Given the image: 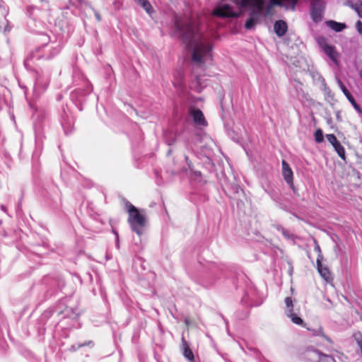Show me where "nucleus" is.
I'll list each match as a JSON object with an SVG mask.
<instances>
[{"mask_svg":"<svg viewBox=\"0 0 362 362\" xmlns=\"http://www.w3.org/2000/svg\"><path fill=\"white\" fill-rule=\"evenodd\" d=\"M174 25L176 32L180 34L182 42L187 49H192V59L193 62L204 64V57H211V45L206 43L201 37L195 38L197 30L193 22L180 23L177 19H175Z\"/></svg>","mask_w":362,"mask_h":362,"instance_id":"1","label":"nucleus"},{"mask_svg":"<svg viewBox=\"0 0 362 362\" xmlns=\"http://www.w3.org/2000/svg\"><path fill=\"white\" fill-rule=\"evenodd\" d=\"M124 204L129 215L127 222L132 230L141 236L147 222L145 210L136 208L127 200H125Z\"/></svg>","mask_w":362,"mask_h":362,"instance_id":"2","label":"nucleus"},{"mask_svg":"<svg viewBox=\"0 0 362 362\" xmlns=\"http://www.w3.org/2000/svg\"><path fill=\"white\" fill-rule=\"evenodd\" d=\"M42 37L44 42L42 46L37 47L35 51H33L24 62V65L27 69L30 68V64L31 62L35 59L39 60L40 59H50L58 54L61 51L60 45H56L55 46H50L49 53H42V49L48 47L47 44L49 40V37L46 35H42Z\"/></svg>","mask_w":362,"mask_h":362,"instance_id":"3","label":"nucleus"},{"mask_svg":"<svg viewBox=\"0 0 362 362\" xmlns=\"http://www.w3.org/2000/svg\"><path fill=\"white\" fill-rule=\"evenodd\" d=\"M65 286L64 279L58 274L44 276L40 281V291L44 293L45 298L61 291Z\"/></svg>","mask_w":362,"mask_h":362,"instance_id":"4","label":"nucleus"},{"mask_svg":"<svg viewBox=\"0 0 362 362\" xmlns=\"http://www.w3.org/2000/svg\"><path fill=\"white\" fill-rule=\"evenodd\" d=\"M264 3L265 0H255L244 8L250 10L249 17L245 23L246 29L251 30L255 28L259 18L262 16Z\"/></svg>","mask_w":362,"mask_h":362,"instance_id":"5","label":"nucleus"},{"mask_svg":"<svg viewBox=\"0 0 362 362\" xmlns=\"http://www.w3.org/2000/svg\"><path fill=\"white\" fill-rule=\"evenodd\" d=\"M92 85L88 81H85L83 87L74 90L71 93V99L78 107L79 110H82V103L86 100V98L92 92Z\"/></svg>","mask_w":362,"mask_h":362,"instance_id":"6","label":"nucleus"},{"mask_svg":"<svg viewBox=\"0 0 362 362\" xmlns=\"http://www.w3.org/2000/svg\"><path fill=\"white\" fill-rule=\"evenodd\" d=\"M325 9L324 0H311L310 4V14L315 23H319L322 20L323 13Z\"/></svg>","mask_w":362,"mask_h":362,"instance_id":"7","label":"nucleus"},{"mask_svg":"<svg viewBox=\"0 0 362 362\" xmlns=\"http://www.w3.org/2000/svg\"><path fill=\"white\" fill-rule=\"evenodd\" d=\"M50 81V74L42 71H35V82L34 84L35 91L45 90Z\"/></svg>","mask_w":362,"mask_h":362,"instance_id":"8","label":"nucleus"},{"mask_svg":"<svg viewBox=\"0 0 362 362\" xmlns=\"http://www.w3.org/2000/svg\"><path fill=\"white\" fill-rule=\"evenodd\" d=\"M44 190L45 191L44 195L50 199L56 207H59L61 205L62 199L61 192L58 187L55 184L51 183L47 187H45Z\"/></svg>","mask_w":362,"mask_h":362,"instance_id":"9","label":"nucleus"},{"mask_svg":"<svg viewBox=\"0 0 362 362\" xmlns=\"http://www.w3.org/2000/svg\"><path fill=\"white\" fill-rule=\"evenodd\" d=\"M188 113L192 117L194 124L196 126L206 127L207 122L204 117L202 111L198 108L191 107L188 110Z\"/></svg>","mask_w":362,"mask_h":362,"instance_id":"10","label":"nucleus"},{"mask_svg":"<svg viewBox=\"0 0 362 362\" xmlns=\"http://www.w3.org/2000/svg\"><path fill=\"white\" fill-rule=\"evenodd\" d=\"M282 175L286 184L296 194V189L293 185V173L289 164L285 160H282Z\"/></svg>","mask_w":362,"mask_h":362,"instance_id":"11","label":"nucleus"},{"mask_svg":"<svg viewBox=\"0 0 362 362\" xmlns=\"http://www.w3.org/2000/svg\"><path fill=\"white\" fill-rule=\"evenodd\" d=\"M60 122L65 134L68 135L72 132L74 128L73 118L64 110H63L61 115Z\"/></svg>","mask_w":362,"mask_h":362,"instance_id":"12","label":"nucleus"},{"mask_svg":"<svg viewBox=\"0 0 362 362\" xmlns=\"http://www.w3.org/2000/svg\"><path fill=\"white\" fill-rule=\"evenodd\" d=\"M326 138L327 141L332 145L335 151L337 153L338 156L345 160L346 159V153L345 149L344 146L341 144V143L337 140L336 136L333 134H329L326 135Z\"/></svg>","mask_w":362,"mask_h":362,"instance_id":"13","label":"nucleus"},{"mask_svg":"<svg viewBox=\"0 0 362 362\" xmlns=\"http://www.w3.org/2000/svg\"><path fill=\"white\" fill-rule=\"evenodd\" d=\"M339 86L342 90L344 95L346 97L347 100L349 101V103L351 104V105L354 107V108L356 110V111L361 114L362 113V108L361 106L356 103V100L354 99V96L351 95V93L349 92V90L347 89V88L345 86V85L340 81H338Z\"/></svg>","mask_w":362,"mask_h":362,"instance_id":"14","label":"nucleus"},{"mask_svg":"<svg viewBox=\"0 0 362 362\" xmlns=\"http://www.w3.org/2000/svg\"><path fill=\"white\" fill-rule=\"evenodd\" d=\"M54 310L52 308H49L43 312L41 316L39 318V322L42 325V327L38 328V334L40 335H44L45 333V327L44 325L46 324L47 321L52 316Z\"/></svg>","mask_w":362,"mask_h":362,"instance_id":"15","label":"nucleus"},{"mask_svg":"<svg viewBox=\"0 0 362 362\" xmlns=\"http://www.w3.org/2000/svg\"><path fill=\"white\" fill-rule=\"evenodd\" d=\"M274 30L276 35L281 37L284 36L288 30V25L286 21L283 20H278L274 24Z\"/></svg>","mask_w":362,"mask_h":362,"instance_id":"16","label":"nucleus"},{"mask_svg":"<svg viewBox=\"0 0 362 362\" xmlns=\"http://www.w3.org/2000/svg\"><path fill=\"white\" fill-rule=\"evenodd\" d=\"M291 86L295 92V96L298 99H303L307 98V94L305 93L303 89V83L298 80H293L291 81Z\"/></svg>","mask_w":362,"mask_h":362,"instance_id":"17","label":"nucleus"},{"mask_svg":"<svg viewBox=\"0 0 362 362\" xmlns=\"http://www.w3.org/2000/svg\"><path fill=\"white\" fill-rule=\"evenodd\" d=\"M325 53L329 57V59L335 64H338L337 56L338 54L334 46L325 44L323 47Z\"/></svg>","mask_w":362,"mask_h":362,"instance_id":"18","label":"nucleus"},{"mask_svg":"<svg viewBox=\"0 0 362 362\" xmlns=\"http://www.w3.org/2000/svg\"><path fill=\"white\" fill-rule=\"evenodd\" d=\"M182 352L185 358H187L188 361H193V358H194V355L189 348V346L187 343V341L185 340V339L182 337Z\"/></svg>","mask_w":362,"mask_h":362,"instance_id":"19","label":"nucleus"},{"mask_svg":"<svg viewBox=\"0 0 362 362\" xmlns=\"http://www.w3.org/2000/svg\"><path fill=\"white\" fill-rule=\"evenodd\" d=\"M274 6H283V1L281 0H269L268 4H266L265 2L264 4L262 16H266L270 14L271 11Z\"/></svg>","mask_w":362,"mask_h":362,"instance_id":"20","label":"nucleus"},{"mask_svg":"<svg viewBox=\"0 0 362 362\" xmlns=\"http://www.w3.org/2000/svg\"><path fill=\"white\" fill-rule=\"evenodd\" d=\"M326 24L328 27L337 33L341 32L346 28V23L337 22L333 20L327 21Z\"/></svg>","mask_w":362,"mask_h":362,"instance_id":"21","label":"nucleus"},{"mask_svg":"<svg viewBox=\"0 0 362 362\" xmlns=\"http://www.w3.org/2000/svg\"><path fill=\"white\" fill-rule=\"evenodd\" d=\"M316 264H317L316 265L317 270L319 272V274H320V276L322 277H323L324 279L328 278L329 276V274H330L329 270L327 268V267L322 266V260H319V259L317 260Z\"/></svg>","mask_w":362,"mask_h":362,"instance_id":"22","label":"nucleus"},{"mask_svg":"<svg viewBox=\"0 0 362 362\" xmlns=\"http://www.w3.org/2000/svg\"><path fill=\"white\" fill-rule=\"evenodd\" d=\"M163 137H164L165 142L168 146L173 145L175 143L176 139H177L175 134L172 132H169V131L164 132Z\"/></svg>","mask_w":362,"mask_h":362,"instance_id":"23","label":"nucleus"},{"mask_svg":"<svg viewBox=\"0 0 362 362\" xmlns=\"http://www.w3.org/2000/svg\"><path fill=\"white\" fill-rule=\"evenodd\" d=\"M145 11L147 13L151 14L153 12V8L148 1V0H135Z\"/></svg>","mask_w":362,"mask_h":362,"instance_id":"24","label":"nucleus"},{"mask_svg":"<svg viewBox=\"0 0 362 362\" xmlns=\"http://www.w3.org/2000/svg\"><path fill=\"white\" fill-rule=\"evenodd\" d=\"M145 11L147 13L151 14L153 12V8L148 1V0H135Z\"/></svg>","mask_w":362,"mask_h":362,"instance_id":"25","label":"nucleus"},{"mask_svg":"<svg viewBox=\"0 0 362 362\" xmlns=\"http://www.w3.org/2000/svg\"><path fill=\"white\" fill-rule=\"evenodd\" d=\"M93 344H93V341L89 340V341H85L84 343H77V344H73V345L71 346L69 350L71 351H76L78 349H79L80 348H82V347L86 346H88L93 347Z\"/></svg>","mask_w":362,"mask_h":362,"instance_id":"26","label":"nucleus"},{"mask_svg":"<svg viewBox=\"0 0 362 362\" xmlns=\"http://www.w3.org/2000/svg\"><path fill=\"white\" fill-rule=\"evenodd\" d=\"M348 4L357 13L358 16L362 18V0L358 1L355 4L349 2Z\"/></svg>","mask_w":362,"mask_h":362,"instance_id":"27","label":"nucleus"},{"mask_svg":"<svg viewBox=\"0 0 362 362\" xmlns=\"http://www.w3.org/2000/svg\"><path fill=\"white\" fill-rule=\"evenodd\" d=\"M59 314H64V317H67L70 318H77L78 314L75 313V311L71 308L66 307L64 310L59 311Z\"/></svg>","mask_w":362,"mask_h":362,"instance_id":"28","label":"nucleus"},{"mask_svg":"<svg viewBox=\"0 0 362 362\" xmlns=\"http://www.w3.org/2000/svg\"><path fill=\"white\" fill-rule=\"evenodd\" d=\"M321 89L324 92L325 95L329 98H333V94L332 93L331 89L327 86L325 80L324 78L321 77Z\"/></svg>","mask_w":362,"mask_h":362,"instance_id":"29","label":"nucleus"},{"mask_svg":"<svg viewBox=\"0 0 362 362\" xmlns=\"http://www.w3.org/2000/svg\"><path fill=\"white\" fill-rule=\"evenodd\" d=\"M286 315L288 317H289L291 320L292 322H293L294 324H296L298 325H302L303 324V319L301 317H300L299 316H298L293 312L288 313Z\"/></svg>","mask_w":362,"mask_h":362,"instance_id":"30","label":"nucleus"},{"mask_svg":"<svg viewBox=\"0 0 362 362\" xmlns=\"http://www.w3.org/2000/svg\"><path fill=\"white\" fill-rule=\"evenodd\" d=\"M276 230L281 233L284 237L288 240L293 239V235L291 234L288 230L284 228L282 226H276Z\"/></svg>","mask_w":362,"mask_h":362,"instance_id":"31","label":"nucleus"},{"mask_svg":"<svg viewBox=\"0 0 362 362\" xmlns=\"http://www.w3.org/2000/svg\"><path fill=\"white\" fill-rule=\"evenodd\" d=\"M232 189L234 193L233 197H245V192L244 190L238 185H235L232 187Z\"/></svg>","mask_w":362,"mask_h":362,"instance_id":"32","label":"nucleus"},{"mask_svg":"<svg viewBox=\"0 0 362 362\" xmlns=\"http://www.w3.org/2000/svg\"><path fill=\"white\" fill-rule=\"evenodd\" d=\"M284 301L286 305V314L288 315V313L293 312V304L292 298L286 297Z\"/></svg>","mask_w":362,"mask_h":362,"instance_id":"33","label":"nucleus"},{"mask_svg":"<svg viewBox=\"0 0 362 362\" xmlns=\"http://www.w3.org/2000/svg\"><path fill=\"white\" fill-rule=\"evenodd\" d=\"M39 9L36 7V6H30L27 8V15L30 17V18L31 20H33V21H35V17L34 16V12L35 11H38Z\"/></svg>","mask_w":362,"mask_h":362,"instance_id":"34","label":"nucleus"},{"mask_svg":"<svg viewBox=\"0 0 362 362\" xmlns=\"http://www.w3.org/2000/svg\"><path fill=\"white\" fill-rule=\"evenodd\" d=\"M315 139L317 143H321L324 140L323 132L321 129H317L315 132Z\"/></svg>","mask_w":362,"mask_h":362,"instance_id":"35","label":"nucleus"},{"mask_svg":"<svg viewBox=\"0 0 362 362\" xmlns=\"http://www.w3.org/2000/svg\"><path fill=\"white\" fill-rule=\"evenodd\" d=\"M190 171V177L192 179L195 180L197 181L201 180L202 173L200 171L194 170L193 168L192 170Z\"/></svg>","mask_w":362,"mask_h":362,"instance_id":"36","label":"nucleus"},{"mask_svg":"<svg viewBox=\"0 0 362 362\" xmlns=\"http://www.w3.org/2000/svg\"><path fill=\"white\" fill-rule=\"evenodd\" d=\"M314 243H315L314 250L317 253V260H318V259L322 260L323 256L322 255V251H321L320 247L317 241L316 240H314Z\"/></svg>","mask_w":362,"mask_h":362,"instance_id":"37","label":"nucleus"},{"mask_svg":"<svg viewBox=\"0 0 362 362\" xmlns=\"http://www.w3.org/2000/svg\"><path fill=\"white\" fill-rule=\"evenodd\" d=\"M242 197H233V199L235 201L236 206L239 210H243L245 207V203L241 199Z\"/></svg>","mask_w":362,"mask_h":362,"instance_id":"38","label":"nucleus"},{"mask_svg":"<svg viewBox=\"0 0 362 362\" xmlns=\"http://www.w3.org/2000/svg\"><path fill=\"white\" fill-rule=\"evenodd\" d=\"M90 7V8L92 9V11H93L94 13V15H95V17L96 18V20L100 22L102 20V18H101V16L100 14L99 13V12L98 11H96L93 7L91 6V5H89L88 6Z\"/></svg>","mask_w":362,"mask_h":362,"instance_id":"39","label":"nucleus"},{"mask_svg":"<svg viewBox=\"0 0 362 362\" xmlns=\"http://www.w3.org/2000/svg\"><path fill=\"white\" fill-rule=\"evenodd\" d=\"M185 162L188 166V170H192V169L194 168V166H193V164L191 162V160H189V157L187 156H185Z\"/></svg>","mask_w":362,"mask_h":362,"instance_id":"40","label":"nucleus"},{"mask_svg":"<svg viewBox=\"0 0 362 362\" xmlns=\"http://www.w3.org/2000/svg\"><path fill=\"white\" fill-rule=\"evenodd\" d=\"M356 28L359 34H362V22L361 21H356Z\"/></svg>","mask_w":362,"mask_h":362,"instance_id":"41","label":"nucleus"},{"mask_svg":"<svg viewBox=\"0 0 362 362\" xmlns=\"http://www.w3.org/2000/svg\"><path fill=\"white\" fill-rule=\"evenodd\" d=\"M71 2L75 5L76 4H78L80 5L84 4H86V6H89V3L88 2H86V1H84V0H70Z\"/></svg>","mask_w":362,"mask_h":362,"instance_id":"42","label":"nucleus"},{"mask_svg":"<svg viewBox=\"0 0 362 362\" xmlns=\"http://www.w3.org/2000/svg\"><path fill=\"white\" fill-rule=\"evenodd\" d=\"M5 21L6 23V25L4 27V33H8L11 31L12 26L10 25V23H8V21L7 20H5Z\"/></svg>","mask_w":362,"mask_h":362,"instance_id":"43","label":"nucleus"},{"mask_svg":"<svg viewBox=\"0 0 362 362\" xmlns=\"http://www.w3.org/2000/svg\"><path fill=\"white\" fill-rule=\"evenodd\" d=\"M317 351L319 354V356H320V358H322V357H326V358H330L332 361H334V358L332 356H329V355H327L325 354H323V353H322L320 351Z\"/></svg>","mask_w":362,"mask_h":362,"instance_id":"44","label":"nucleus"},{"mask_svg":"<svg viewBox=\"0 0 362 362\" xmlns=\"http://www.w3.org/2000/svg\"><path fill=\"white\" fill-rule=\"evenodd\" d=\"M241 303L246 305H250V303L247 301V296L246 294L243 297Z\"/></svg>","mask_w":362,"mask_h":362,"instance_id":"45","label":"nucleus"},{"mask_svg":"<svg viewBox=\"0 0 362 362\" xmlns=\"http://www.w3.org/2000/svg\"><path fill=\"white\" fill-rule=\"evenodd\" d=\"M288 1L291 3V8L293 10H295L296 8V4H298V0H288Z\"/></svg>","mask_w":362,"mask_h":362,"instance_id":"46","label":"nucleus"},{"mask_svg":"<svg viewBox=\"0 0 362 362\" xmlns=\"http://www.w3.org/2000/svg\"><path fill=\"white\" fill-rule=\"evenodd\" d=\"M336 117H337V119L339 122H341L342 119H341V113L339 111H337V113H336Z\"/></svg>","mask_w":362,"mask_h":362,"instance_id":"47","label":"nucleus"},{"mask_svg":"<svg viewBox=\"0 0 362 362\" xmlns=\"http://www.w3.org/2000/svg\"><path fill=\"white\" fill-rule=\"evenodd\" d=\"M113 233L115 235V241L118 242L119 240V234L116 230H113Z\"/></svg>","mask_w":362,"mask_h":362,"instance_id":"48","label":"nucleus"},{"mask_svg":"<svg viewBox=\"0 0 362 362\" xmlns=\"http://www.w3.org/2000/svg\"><path fill=\"white\" fill-rule=\"evenodd\" d=\"M172 151H173V149H172L171 148H169V149L168 150V151H167V156H170V153H172Z\"/></svg>","mask_w":362,"mask_h":362,"instance_id":"49","label":"nucleus"},{"mask_svg":"<svg viewBox=\"0 0 362 362\" xmlns=\"http://www.w3.org/2000/svg\"><path fill=\"white\" fill-rule=\"evenodd\" d=\"M1 209L2 211H4V212L6 211V207L4 206V205H1Z\"/></svg>","mask_w":362,"mask_h":362,"instance_id":"50","label":"nucleus"},{"mask_svg":"<svg viewBox=\"0 0 362 362\" xmlns=\"http://www.w3.org/2000/svg\"><path fill=\"white\" fill-rule=\"evenodd\" d=\"M115 243H116V247H117V249H119V241H118V242L115 241Z\"/></svg>","mask_w":362,"mask_h":362,"instance_id":"51","label":"nucleus"},{"mask_svg":"<svg viewBox=\"0 0 362 362\" xmlns=\"http://www.w3.org/2000/svg\"><path fill=\"white\" fill-rule=\"evenodd\" d=\"M40 2H45L46 4L49 3V0H40Z\"/></svg>","mask_w":362,"mask_h":362,"instance_id":"52","label":"nucleus"},{"mask_svg":"<svg viewBox=\"0 0 362 362\" xmlns=\"http://www.w3.org/2000/svg\"><path fill=\"white\" fill-rule=\"evenodd\" d=\"M189 362H197L194 359V358H193V361H189Z\"/></svg>","mask_w":362,"mask_h":362,"instance_id":"53","label":"nucleus"},{"mask_svg":"<svg viewBox=\"0 0 362 362\" xmlns=\"http://www.w3.org/2000/svg\"><path fill=\"white\" fill-rule=\"evenodd\" d=\"M21 204V201H19V202H18V207L20 206Z\"/></svg>","mask_w":362,"mask_h":362,"instance_id":"54","label":"nucleus"}]
</instances>
